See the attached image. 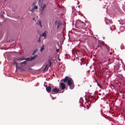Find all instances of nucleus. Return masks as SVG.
Listing matches in <instances>:
<instances>
[{"label":"nucleus","mask_w":125,"mask_h":125,"mask_svg":"<svg viewBox=\"0 0 125 125\" xmlns=\"http://www.w3.org/2000/svg\"><path fill=\"white\" fill-rule=\"evenodd\" d=\"M68 84L70 86V89H72L73 88L74 85L73 82L72 81V79L70 78L67 82Z\"/></svg>","instance_id":"f257e3e1"},{"label":"nucleus","mask_w":125,"mask_h":125,"mask_svg":"<svg viewBox=\"0 0 125 125\" xmlns=\"http://www.w3.org/2000/svg\"><path fill=\"white\" fill-rule=\"evenodd\" d=\"M56 24L57 25V29H61L63 26L62 23L60 22V20L56 21Z\"/></svg>","instance_id":"f03ea898"},{"label":"nucleus","mask_w":125,"mask_h":125,"mask_svg":"<svg viewBox=\"0 0 125 125\" xmlns=\"http://www.w3.org/2000/svg\"><path fill=\"white\" fill-rule=\"evenodd\" d=\"M48 62L46 64L45 66V68L44 69L43 71H45V70H48V69L49 67H50L52 64V63L51 62V60L49 59L48 60Z\"/></svg>","instance_id":"7ed1b4c3"},{"label":"nucleus","mask_w":125,"mask_h":125,"mask_svg":"<svg viewBox=\"0 0 125 125\" xmlns=\"http://www.w3.org/2000/svg\"><path fill=\"white\" fill-rule=\"evenodd\" d=\"M60 91V89L57 88H55L52 89L51 91V93L52 94H57Z\"/></svg>","instance_id":"20e7f679"},{"label":"nucleus","mask_w":125,"mask_h":125,"mask_svg":"<svg viewBox=\"0 0 125 125\" xmlns=\"http://www.w3.org/2000/svg\"><path fill=\"white\" fill-rule=\"evenodd\" d=\"M60 88L62 90H63L65 87V84L63 83H61L59 85Z\"/></svg>","instance_id":"39448f33"},{"label":"nucleus","mask_w":125,"mask_h":125,"mask_svg":"<svg viewBox=\"0 0 125 125\" xmlns=\"http://www.w3.org/2000/svg\"><path fill=\"white\" fill-rule=\"evenodd\" d=\"M46 7V4H44L43 5V6L42 7V5L41 6V14H43V11L44 10L45 8Z\"/></svg>","instance_id":"423d86ee"},{"label":"nucleus","mask_w":125,"mask_h":125,"mask_svg":"<svg viewBox=\"0 0 125 125\" xmlns=\"http://www.w3.org/2000/svg\"><path fill=\"white\" fill-rule=\"evenodd\" d=\"M70 77L68 76H66L65 77V78L63 80V81L64 83H66L67 82H68V80Z\"/></svg>","instance_id":"0eeeda50"},{"label":"nucleus","mask_w":125,"mask_h":125,"mask_svg":"<svg viewBox=\"0 0 125 125\" xmlns=\"http://www.w3.org/2000/svg\"><path fill=\"white\" fill-rule=\"evenodd\" d=\"M46 89L48 92H51V87L50 86H49L46 87Z\"/></svg>","instance_id":"6e6552de"},{"label":"nucleus","mask_w":125,"mask_h":125,"mask_svg":"<svg viewBox=\"0 0 125 125\" xmlns=\"http://www.w3.org/2000/svg\"><path fill=\"white\" fill-rule=\"evenodd\" d=\"M103 44L102 43H101L99 42H98V46L97 48H98L99 47H102V46L103 45Z\"/></svg>","instance_id":"1a4fd4ad"},{"label":"nucleus","mask_w":125,"mask_h":125,"mask_svg":"<svg viewBox=\"0 0 125 125\" xmlns=\"http://www.w3.org/2000/svg\"><path fill=\"white\" fill-rule=\"evenodd\" d=\"M38 4L42 6L43 4L42 0H38Z\"/></svg>","instance_id":"9d476101"},{"label":"nucleus","mask_w":125,"mask_h":125,"mask_svg":"<svg viewBox=\"0 0 125 125\" xmlns=\"http://www.w3.org/2000/svg\"><path fill=\"white\" fill-rule=\"evenodd\" d=\"M106 24H108V22L110 23H112V22L111 20H109V19H107L106 20Z\"/></svg>","instance_id":"9b49d317"},{"label":"nucleus","mask_w":125,"mask_h":125,"mask_svg":"<svg viewBox=\"0 0 125 125\" xmlns=\"http://www.w3.org/2000/svg\"><path fill=\"white\" fill-rule=\"evenodd\" d=\"M25 58L24 57H22L21 58H18L17 60L18 61H21L24 60Z\"/></svg>","instance_id":"f8f14e48"},{"label":"nucleus","mask_w":125,"mask_h":125,"mask_svg":"<svg viewBox=\"0 0 125 125\" xmlns=\"http://www.w3.org/2000/svg\"><path fill=\"white\" fill-rule=\"evenodd\" d=\"M37 56V55H34V56L33 57H31V58H30V61H31L32 60H33L35 58H36Z\"/></svg>","instance_id":"ddd939ff"},{"label":"nucleus","mask_w":125,"mask_h":125,"mask_svg":"<svg viewBox=\"0 0 125 125\" xmlns=\"http://www.w3.org/2000/svg\"><path fill=\"white\" fill-rule=\"evenodd\" d=\"M46 32V31H45L44 32V33H43L42 35H41V36H44V37L46 36V33H45V32Z\"/></svg>","instance_id":"4468645a"},{"label":"nucleus","mask_w":125,"mask_h":125,"mask_svg":"<svg viewBox=\"0 0 125 125\" xmlns=\"http://www.w3.org/2000/svg\"><path fill=\"white\" fill-rule=\"evenodd\" d=\"M13 64L15 65H16V68H17V62H16L15 61H14L13 62Z\"/></svg>","instance_id":"2eb2a0df"},{"label":"nucleus","mask_w":125,"mask_h":125,"mask_svg":"<svg viewBox=\"0 0 125 125\" xmlns=\"http://www.w3.org/2000/svg\"><path fill=\"white\" fill-rule=\"evenodd\" d=\"M44 45H43L42 47L41 48V50H40V51L41 52H42V51L43 50H44Z\"/></svg>","instance_id":"dca6fc26"},{"label":"nucleus","mask_w":125,"mask_h":125,"mask_svg":"<svg viewBox=\"0 0 125 125\" xmlns=\"http://www.w3.org/2000/svg\"><path fill=\"white\" fill-rule=\"evenodd\" d=\"M37 24L38 25H39L41 27H42V25H41V21H38V23Z\"/></svg>","instance_id":"f3484780"},{"label":"nucleus","mask_w":125,"mask_h":125,"mask_svg":"<svg viewBox=\"0 0 125 125\" xmlns=\"http://www.w3.org/2000/svg\"><path fill=\"white\" fill-rule=\"evenodd\" d=\"M26 64V62L25 61H24L21 63V65L22 64H24V65Z\"/></svg>","instance_id":"a211bd4d"},{"label":"nucleus","mask_w":125,"mask_h":125,"mask_svg":"<svg viewBox=\"0 0 125 125\" xmlns=\"http://www.w3.org/2000/svg\"><path fill=\"white\" fill-rule=\"evenodd\" d=\"M24 60H25L26 61H30V58H25Z\"/></svg>","instance_id":"6ab92c4d"},{"label":"nucleus","mask_w":125,"mask_h":125,"mask_svg":"<svg viewBox=\"0 0 125 125\" xmlns=\"http://www.w3.org/2000/svg\"><path fill=\"white\" fill-rule=\"evenodd\" d=\"M38 7L37 6H35L34 7L33 9H38Z\"/></svg>","instance_id":"aec40b11"},{"label":"nucleus","mask_w":125,"mask_h":125,"mask_svg":"<svg viewBox=\"0 0 125 125\" xmlns=\"http://www.w3.org/2000/svg\"><path fill=\"white\" fill-rule=\"evenodd\" d=\"M36 4V2L34 1V2L33 3V5L34 6L35 5V4Z\"/></svg>","instance_id":"412c9836"},{"label":"nucleus","mask_w":125,"mask_h":125,"mask_svg":"<svg viewBox=\"0 0 125 125\" xmlns=\"http://www.w3.org/2000/svg\"><path fill=\"white\" fill-rule=\"evenodd\" d=\"M40 37H41V35H40L39 40L38 41V42H41V41H40Z\"/></svg>","instance_id":"4be33fe9"},{"label":"nucleus","mask_w":125,"mask_h":125,"mask_svg":"<svg viewBox=\"0 0 125 125\" xmlns=\"http://www.w3.org/2000/svg\"><path fill=\"white\" fill-rule=\"evenodd\" d=\"M31 11L33 12L34 11V9L33 8H32L31 9Z\"/></svg>","instance_id":"5701e85b"},{"label":"nucleus","mask_w":125,"mask_h":125,"mask_svg":"<svg viewBox=\"0 0 125 125\" xmlns=\"http://www.w3.org/2000/svg\"><path fill=\"white\" fill-rule=\"evenodd\" d=\"M36 51H35L34 52H33V55H34L35 54V52H36Z\"/></svg>","instance_id":"b1692460"},{"label":"nucleus","mask_w":125,"mask_h":125,"mask_svg":"<svg viewBox=\"0 0 125 125\" xmlns=\"http://www.w3.org/2000/svg\"><path fill=\"white\" fill-rule=\"evenodd\" d=\"M59 49H57V50H56V51H57V52H58V51H59Z\"/></svg>","instance_id":"393cba45"},{"label":"nucleus","mask_w":125,"mask_h":125,"mask_svg":"<svg viewBox=\"0 0 125 125\" xmlns=\"http://www.w3.org/2000/svg\"><path fill=\"white\" fill-rule=\"evenodd\" d=\"M97 85L98 86H99L100 85V84L99 83H98L97 84Z\"/></svg>","instance_id":"a878e982"},{"label":"nucleus","mask_w":125,"mask_h":125,"mask_svg":"<svg viewBox=\"0 0 125 125\" xmlns=\"http://www.w3.org/2000/svg\"><path fill=\"white\" fill-rule=\"evenodd\" d=\"M122 27H120V29L121 30V29H122Z\"/></svg>","instance_id":"bb28decb"},{"label":"nucleus","mask_w":125,"mask_h":125,"mask_svg":"<svg viewBox=\"0 0 125 125\" xmlns=\"http://www.w3.org/2000/svg\"><path fill=\"white\" fill-rule=\"evenodd\" d=\"M105 45L106 46V47H107V46L106 45V44H105Z\"/></svg>","instance_id":"cd10ccee"},{"label":"nucleus","mask_w":125,"mask_h":125,"mask_svg":"<svg viewBox=\"0 0 125 125\" xmlns=\"http://www.w3.org/2000/svg\"><path fill=\"white\" fill-rule=\"evenodd\" d=\"M110 29H111V30H112V29H111V28L110 27Z\"/></svg>","instance_id":"c85d7f7f"},{"label":"nucleus","mask_w":125,"mask_h":125,"mask_svg":"<svg viewBox=\"0 0 125 125\" xmlns=\"http://www.w3.org/2000/svg\"><path fill=\"white\" fill-rule=\"evenodd\" d=\"M82 23H83V21H82Z\"/></svg>","instance_id":"c756f323"},{"label":"nucleus","mask_w":125,"mask_h":125,"mask_svg":"<svg viewBox=\"0 0 125 125\" xmlns=\"http://www.w3.org/2000/svg\"><path fill=\"white\" fill-rule=\"evenodd\" d=\"M113 27H115V26H113Z\"/></svg>","instance_id":"7c9ffc66"},{"label":"nucleus","mask_w":125,"mask_h":125,"mask_svg":"<svg viewBox=\"0 0 125 125\" xmlns=\"http://www.w3.org/2000/svg\"><path fill=\"white\" fill-rule=\"evenodd\" d=\"M63 91H62V93H63Z\"/></svg>","instance_id":"2f4dec72"},{"label":"nucleus","mask_w":125,"mask_h":125,"mask_svg":"<svg viewBox=\"0 0 125 125\" xmlns=\"http://www.w3.org/2000/svg\"><path fill=\"white\" fill-rule=\"evenodd\" d=\"M33 19H34V18H33Z\"/></svg>","instance_id":"473e14b6"}]
</instances>
